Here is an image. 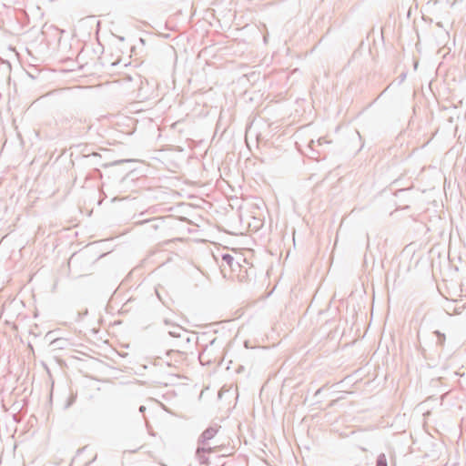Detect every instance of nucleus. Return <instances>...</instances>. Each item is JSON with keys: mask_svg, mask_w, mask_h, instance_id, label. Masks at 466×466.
Returning <instances> with one entry per match:
<instances>
[{"mask_svg": "<svg viewBox=\"0 0 466 466\" xmlns=\"http://www.w3.org/2000/svg\"><path fill=\"white\" fill-rule=\"evenodd\" d=\"M217 432L218 430L216 428H208L201 435V446L198 448L197 454L203 462L208 461L207 454L218 451V447L211 448L207 445V442L212 440Z\"/></svg>", "mask_w": 466, "mask_h": 466, "instance_id": "obj_1", "label": "nucleus"}, {"mask_svg": "<svg viewBox=\"0 0 466 466\" xmlns=\"http://www.w3.org/2000/svg\"><path fill=\"white\" fill-rule=\"evenodd\" d=\"M377 466H388L385 455H380L377 460Z\"/></svg>", "mask_w": 466, "mask_h": 466, "instance_id": "obj_2", "label": "nucleus"}]
</instances>
